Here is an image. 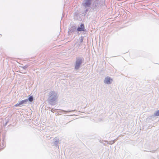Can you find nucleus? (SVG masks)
Here are the masks:
<instances>
[{"instance_id": "17", "label": "nucleus", "mask_w": 159, "mask_h": 159, "mask_svg": "<svg viewBox=\"0 0 159 159\" xmlns=\"http://www.w3.org/2000/svg\"><path fill=\"white\" fill-rule=\"evenodd\" d=\"M2 145H3V146H4V148L5 146L4 144L3 143H2Z\"/></svg>"}, {"instance_id": "10", "label": "nucleus", "mask_w": 159, "mask_h": 159, "mask_svg": "<svg viewBox=\"0 0 159 159\" xmlns=\"http://www.w3.org/2000/svg\"><path fill=\"white\" fill-rule=\"evenodd\" d=\"M34 99L33 97L32 96H30L28 99V101L29 100L30 102H32Z\"/></svg>"}, {"instance_id": "4", "label": "nucleus", "mask_w": 159, "mask_h": 159, "mask_svg": "<svg viewBox=\"0 0 159 159\" xmlns=\"http://www.w3.org/2000/svg\"><path fill=\"white\" fill-rule=\"evenodd\" d=\"M28 101V100L25 99V100H22L20 102L16 104L15 105V106L16 107H17L20 105H22L23 104H26L27 102Z\"/></svg>"}, {"instance_id": "13", "label": "nucleus", "mask_w": 159, "mask_h": 159, "mask_svg": "<svg viewBox=\"0 0 159 159\" xmlns=\"http://www.w3.org/2000/svg\"><path fill=\"white\" fill-rule=\"evenodd\" d=\"M28 67V66H27V65H25L23 67V68L24 69H26L27 67Z\"/></svg>"}, {"instance_id": "14", "label": "nucleus", "mask_w": 159, "mask_h": 159, "mask_svg": "<svg viewBox=\"0 0 159 159\" xmlns=\"http://www.w3.org/2000/svg\"><path fill=\"white\" fill-rule=\"evenodd\" d=\"M56 110V109H53V108H52L51 109V111H52V112H54V111H55V110Z\"/></svg>"}, {"instance_id": "2", "label": "nucleus", "mask_w": 159, "mask_h": 159, "mask_svg": "<svg viewBox=\"0 0 159 159\" xmlns=\"http://www.w3.org/2000/svg\"><path fill=\"white\" fill-rule=\"evenodd\" d=\"M70 28L69 29V32H79L80 31V26H78L77 29V26L75 24H71Z\"/></svg>"}, {"instance_id": "12", "label": "nucleus", "mask_w": 159, "mask_h": 159, "mask_svg": "<svg viewBox=\"0 0 159 159\" xmlns=\"http://www.w3.org/2000/svg\"><path fill=\"white\" fill-rule=\"evenodd\" d=\"M155 115L157 116H159V110L155 113Z\"/></svg>"}, {"instance_id": "1", "label": "nucleus", "mask_w": 159, "mask_h": 159, "mask_svg": "<svg viewBox=\"0 0 159 159\" xmlns=\"http://www.w3.org/2000/svg\"><path fill=\"white\" fill-rule=\"evenodd\" d=\"M57 93L54 91H51L49 93L48 100L50 104L55 101L57 98Z\"/></svg>"}, {"instance_id": "16", "label": "nucleus", "mask_w": 159, "mask_h": 159, "mask_svg": "<svg viewBox=\"0 0 159 159\" xmlns=\"http://www.w3.org/2000/svg\"><path fill=\"white\" fill-rule=\"evenodd\" d=\"M8 122V121H7V122H6V123L5 124V126H6L7 125Z\"/></svg>"}, {"instance_id": "9", "label": "nucleus", "mask_w": 159, "mask_h": 159, "mask_svg": "<svg viewBox=\"0 0 159 159\" xmlns=\"http://www.w3.org/2000/svg\"><path fill=\"white\" fill-rule=\"evenodd\" d=\"M84 25L82 24H81L80 26V31H84Z\"/></svg>"}, {"instance_id": "11", "label": "nucleus", "mask_w": 159, "mask_h": 159, "mask_svg": "<svg viewBox=\"0 0 159 159\" xmlns=\"http://www.w3.org/2000/svg\"><path fill=\"white\" fill-rule=\"evenodd\" d=\"M61 111H62L64 112H65L66 113H68V112H70L72 111H73V110H69V111H65L64 110H61Z\"/></svg>"}, {"instance_id": "8", "label": "nucleus", "mask_w": 159, "mask_h": 159, "mask_svg": "<svg viewBox=\"0 0 159 159\" xmlns=\"http://www.w3.org/2000/svg\"><path fill=\"white\" fill-rule=\"evenodd\" d=\"M91 0H86L85 2V4L86 6H89L91 4Z\"/></svg>"}, {"instance_id": "5", "label": "nucleus", "mask_w": 159, "mask_h": 159, "mask_svg": "<svg viewBox=\"0 0 159 159\" xmlns=\"http://www.w3.org/2000/svg\"><path fill=\"white\" fill-rule=\"evenodd\" d=\"M80 18V11L77 10L76 12L75 13L74 15V19L75 20H79Z\"/></svg>"}, {"instance_id": "3", "label": "nucleus", "mask_w": 159, "mask_h": 159, "mask_svg": "<svg viewBox=\"0 0 159 159\" xmlns=\"http://www.w3.org/2000/svg\"><path fill=\"white\" fill-rule=\"evenodd\" d=\"M53 145L56 147H58L59 146V139H57V138L56 137L53 139Z\"/></svg>"}, {"instance_id": "7", "label": "nucleus", "mask_w": 159, "mask_h": 159, "mask_svg": "<svg viewBox=\"0 0 159 159\" xmlns=\"http://www.w3.org/2000/svg\"><path fill=\"white\" fill-rule=\"evenodd\" d=\"M112 79L110 78L107 77L105 78V83L107 84H110L111 83V81L112 80Z\"/></svg>"}, {"instance_id": "15", "label": "nucleus", "mask_w": 159, "mask_h": 159, "mask_svg": "<svg viewBox=\"0 0 159 159\" xmlns=\"http://www.w3.org/2000/svg\"><path fill=\"white\" fill-rule=\"evenodd\" d=\"M75 45H79V46H80V44H79V43H75Z\"/></svg>"}, {"instance_id": "6", "label": "nucleus", "mask_w": 159, "mask_h": 159, "mask_svg": "<svg viewBox=\"0 0 159 159\" xmlns=\"http://www.w3.org/2000/svg\"><path fill=\"white\" fill-rule=\"evenodd\" d=\"M80 67V59L79 58H77V60L76 62V64L75 67V69L76 70L78 69Z\"/></svg>"}]
</instances>
